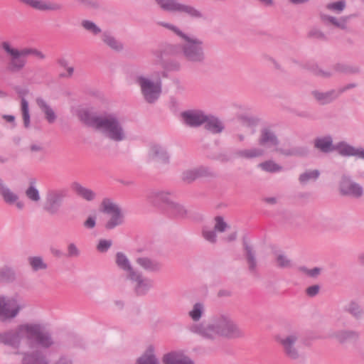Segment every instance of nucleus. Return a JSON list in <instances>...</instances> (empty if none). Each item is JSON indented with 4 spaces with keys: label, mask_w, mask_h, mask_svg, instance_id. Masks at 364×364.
<instances>
[{
    "label": "nucleus",
    "mask_w": 364,
    "mask_h": 364,
    "mask_svg": "<svg viewBox=\"0 0 364 364\" xmlns=\"http://www.w3.org/2000/svg\"><path fill=\"white\" fill-rule=\"evenodd\" d=\"M83 226L86 229H93L96 226V216L89 215L83 222Z\"/></svg>",
    "instance_id": "57"
},
{
    "label": "nucleus",
    "mask_w": 364,
    "mask_h": 364,
    "mask_svg": "<svg viewBox=\"0 0 364 364\" xmlns=\"http://www.w3.org/2000/svg\"><path fill=\"white\" fill-rule=\"evenodd\" d=\"M339 191L343 196L359 198L363 195V188L359 183L353 181L351 177L343 174L339 182Z\"/></svg>",
    "instance_id": "13"
},
{
    "label": "nucleus",
    "mask_w": 364,
    "mask_h": 364,
    "mask_svg": "<svg viewBox=\"0 0 364 364\" xmlns=\"http://www.w3.org/2000/svg\"><path fill=\"white\" fill-rule=\"evenodd\" d=\"M33 52V48H23L21 50H18L19 54L23 58H26L27 55H32Z\"/></svg>",
    "instance_id": "64"
},
{
    "label": "nucleus",
    "mask_w": 364,
    "mask_h": 364,
    "mask_svg": "<svg viewBox=\"0 0 364 364\" xmlns=\"http://www.w3.org/2000/svg\"><path fill=\"white\" fill-rule=\"evenodd\" d=\"M299 270L302 272L303 274H306V276L311 277V278H316L317 277L321 272V269L319 267H314L313 269H308L306 267H300L299 268Z\"/></svg>",
    "instance_id": "53"
},
{
    "label": "nucleus",
    "mask_w": 364,
    "mask_h": 364,
    "mask_svg": "<svg viewBox=\"0 0 364 364\" xmlns=\"http://www.w3.org/2000/svg\"><path fill=\"white\" fill-rule=\"evenodd\" d=\"M20 309L21 306L16 299L0 295L1 321L5 322L15 318L19 313Z\"/></svg>",
    "instance_id": "11"
},
{
    "label": "nucleus",
    "mask_w": 364,
    "mask_h": 364,
    "mask_svg": "<svg viewBox=\"0 0 364 364\" xmlns=\"http://www.w3.org/2000/svg\"><path fill=\"white\" fill-rule=\"evenodd\" d=\"M36 104L45 114V118L48 122L53 124L57 118V115L53 108L41 97L36 99Z\"/></svg>",
    "instance_id": "28"
},
{
    "label": "nucleus",
    "mask_w": 364,
    "mask_h": 364,
    "mask_svg": "<svg viewBox=\"0 0 364 364\" xmlns=\"http://www.w3.org/2000/svg\"><path fill=\"white\" fill-rule=\"evenodd\" d=\"M23 3L39 11H59L62 9L60 4L45 0H22Z\"/></svg>",
    "instance_id": "22"
},
{
    "label": "nucleus",
    "mask_w": 364,
    "mask_h": 364,
    "mask_svg": "<svg viewBox=\"0 0 364 364\" xmlns=\"http://www.w3.org/2000/svg\"><path fill=\"white\" fill-rule=\"evenodd\" d=\"M21 111L24 126L28 127L30 124L29 108L28 103L25 98L21 99Z\"/></svg>",
    "instance_id": "49"
},
{
    "label": "nucleus",
    "mask_w": 364,
    "mask_h": 364,
    "mask_svg": "<svg viewBox=\"0 0 364 364\" xmlns=\"http://www.w3.org/2000/svg\"><path fill=\"white\" fill-rule=\"evenodd\" d=\"M311 95L321 105H327L332 102L339 97V92L336 90H331L326 92L314 90Z\"/></svg>",
    "instance_id": "23"
},
{
    "label": "nucleus",
    "mask_w": 364,
    "mask_h": 364,
    "mask_svg": "<svg viewBox=\"0 0 364 364\" xmlns=\"http://www.w3.org/2000/svg\"><path fill=\"white\" fill-rule=\"evenodd\" d=\"M112 245V240L101 239L98 242V244L97 245V250L100 252L105 253L108 251V250L111 247Z\"/></svg>",
    "instance_id": "54"
},
{
    "label": "nucleus",
    "mask_w": 364,
    "mask_h": 364,
    "mask_svg": "<svg viewBox=\"0 0 364 364\" xmlns=\"http://www.w3.org/2000/svg\"><path fill=\"white\" fill-rule=\"evenodd\" d=\"M149 200L155 205H162L167 210L173 203L174 195L166 191H152L148 195Z\"/></svg>",
    "instance_id": "14"
},
{
    "label": "nucleus",
    "mask_w": 364,
    "mask_h": 364,
    "mask_svg": "<svg viewBox=\"0 0 364 364\" xmlns=\"http://www.w3.org/2000/svg\"><path fill=\"white\" fill-rule=\"evenodd\" d=\"M181 118L187 126L198 127L205 122L207 116L199 110H188L181 113Z\"/></svg>",
    "instance_id": "17"
},
{
    "label": "nucleus",
    "mask_w": 364,
    "mask_h": 364,
    "mask_svg": "<svg viewBox=\"0 0 364 364\" xmlns=\"http://www.w3.org/2000/svg\"><path fill=\"white\" fill-rule=\"evenodd\" d=\"M212 175V170L209 167L201 166L184 171L182 173L181 178L184 182L190 183L198 178Z\"/></svg>",
    "instance_id": "18"
},
{
    "label": "nucleus",
    "mask_w": 364,
    "mask_h": 364,
    "mask_svg": "<svg viewBox=\"0 0 364 364\" xmlns=\"http://www.w3.org/2000/svg\"><path fill=\"white\" fill-rule=\"evenodd\" d=\"M258 167H259L262 171L269 173H277L281 171L283 168L282 166L272 160H268L260 163L258 164Z\"/></svg>",
    "instance_id": "39"
},
{
    "label": "nucleus",
    "mask_w": 364,
    "mask_h": 364,
    "mask_svg": "<svg viewBox=\"0 0 364 364\" xmlns=\"http://www.w3.org/2000/svg\"><path fill=\"white\" fill-rule=\"evenodd\" d=\"M15 279L14 271L9 267H4L0 270V280L3 282H12Z\"/></svg>",
    "instance_id": "48"
},
{
    "label": "nucleus",
    "mask_w": 364,
    "mask_h": 364,
    "mask_svg": "<svg viewBox=\"0 0 364 364\" xmlns=\"http://www.w3.org/2000/svg\"><path fill=\"white\" fill-rule=\"evenodd\" d=\"M356 320L362 319L364 316V310L356 301H350L345 309Z\"/></svg>",
    "instance_id": "35"
},
{
    "label": "nucleus",
    "mask_w": 364,
    "mask_h": 364,
    "mask_svg": "<svg viewBox=\"0 0 364 364\" xmlns=\"http://www.w3.org/2000/svg\"><path fill=\"white\" fill-rule=\"evenodd\" d=\"M280 153L285 156H306L309 149L306 146H295L289 149L280 150Z\"/></svg>",
    "instance_id": "38"
},
{
    "label": "nucleus",
    "mask_w": 364,
    "mask_h": 364,
    "mask_svg": "<svg viewBox=\"0 0 364 364\" xmlns=\"http://www.w3.org/2000/svg\"><path fill=\"white\" fill-rule=\"evenodd\" d=\"M237 119L241 123V127L245 134H252L255 132V126L256 124L255 119L246 114H240L237 116Z\"/></svg>",
    "instance_id": "32"
},
{
    "label": "nucleus",
    "mask_w": 364,
    "mask_h": 364,
    "mask_svg": "<svg viewBox=\"0 0 364 364\" xmlns=\"http://www.w3.org/2000/svg\"><path fill=\"white\" fill-rule=\"evenodd\" d=\"M136 364H160L154 354V348L149 346L145 352L136 360Z\"/></svg>",
    "instance_id": "30"
},
{
    "label": "nucleus",
    "mask_w": 364,
    "mask_h": 364,
    "mask_svg": "<svg viewBox=\"0 0 364 364\" xmlns=\"http://www.w3.org/2000/svg\"><path fill=\"white\" fill-rule=\"evenodd\" d=\"M102 40L110 48L116 51H120L123 49V45L109 33L104 32L102 35Z\"/></svg>",
    "instance_id": "36"
},
{
    "label": "nucleus",
    "mask_w": 364,
    "mask_h": 364,
    "mask_svg": "<svg viewBox=\"0 0 364 364\" xmlns=\"http://www.w3.org/2000/svg\"><path fill=\"white\" fill-rule=\"evenodd\" d=\"M82 26L87 31L94 35H97L101 32V29L93 21L90 20H83L82 21Z\"/></svg>",
    "instance_id": "51"
},
{
    "label": "nucleus",
    "mask_w": 364,
    "mask_h": 364,
    "mask_svg": "<svg viewBox=\"0 0 364 364\" xmlns=\"http://www.w3.org/2000/svg\"><path fill=\"white\" fill-rule=\"evenodd\" d=\"M134 81L139 86L141 93L146 102L154 103L159 98L162 91L161 80H152L143 75H138Z\"/></svg>",
    "instance_id": "6"
},
{
    "label": "nucleus",
    "mask_w": 364,
    "mask_h": 364,
    "mask_svg": "<svg viewBox=\"0 0 364 364\" xmlns=\"http://www.w3.org/2000/svg\"><path fill=\"white\" fill-rule=\"evenodd\" d=\"M166 210L169 215L173 217H183L186 214L185 208L176 202L170 203L169 208Z\"/></svg>",
    "instance_id": "41"
},
{
    "label": "nucleus",
    "mask_w": 364,
    "mask_h": 364,
    "mask_svg": "<svg viewBox=\"0 0 364 364\" xmlns=\"http://www.w3.org/2000/svg\"><path fill=\"white\" fill-rule=\"evenodd\" d=\"M54 364H73V362L69 358L62 356Z\"/></svg>",
    "instance_id": "62"
},
{
    "label": "nucleus",
    "mask_w": 364,
    "mask_h": 364,
    "mask_svg": "<svg viewBox=\"0 0 364 364\" xmlns=\"http://www.w3.org/2000/svg\"><path fill=\"white\" fill-rule=\"evenodd\" d=\"M148 159L151 161H156L163 164H168L170 161V156L166 149L159 144L150 145L148 151Z\"/></svg>",
    "instance_id": "15"
},
{
    "label": "nucleus",
    "mask_w": 364,
    "mask_h": 364,
    "mask_svg": "<svg viewBox=\"0 0 364 364\" xmlns=\"http://www.w3.org/2000/svg\"><path fill=\"white\" fill-rule=\"evenodd\" d=\"M205 314V305L202 302H196L193 304L191 310L188 312V316L194 321L198 322Z\"/></svg>",
    "instance_id": "37"
},
{
    "label": "nucleus",
    "mask_w": 364,
    "mask_h": 364,
    "mask_svg": "<svg viewBox=\"0 0 364 364\" xmlns=\"http://www.w3.org/2000/svg\"><path fill=\"white\" fill-rule=\"evenodd\" d=\"M185 43L181 46L182 54L184 58L193 64H203L205 61V54L203 41L187 35L183 38Z\"/></svg>",
    "instance_id": "5"
},
{
    "label": "nucleus",
    "mask_w": 364,
    "mask_h": 364,
    "mask_svg": "<svg viewBox=\"0 0 364 364\" xmlns=\"http://www.w3.org/2000/svg\"><path fill=\"white\" fill-rule=\"evenodd\" d=\"M188 331L203 338L213 341L217 336L237 338L243 336V331L229 315L218 314L213 316L208 323H194L188 326Z\"/></svg>",
    "instance_id": "2"
},
{
    "label": "nucleus",
    "mask_w": 364,
    "mask_h": 364,
    "mask_svg": "<svg viewBox=\"0 0 364 364\" xmlns=\"http://www.w3.org/2000/svg\"><path fill=\"white\" fill-rule=\"evenodd\" d=\"M321 19L326 26H333L336 28L345 30L347 27V22L348 17H340L337 18L330 15L321 14Z\"/></svg>",
    "instance_id": "25"
},
{
    "label": "nucleus",
    "mask_w": 364,
    "mask_h": 364,
    "mask_svg": "<svg viewBox=\"0 0 364 364\" xmlns=\"http://www.w3.org/2000/svg\"><path fill=\"white\" fill-rule=\"evenodd\" d=\"M258 142L259 145L267 149H272L279 153L280 150H282L278 148L279 140L275 134L267 128H264L261 131Z\"/></svg>",
    "instance_id": "16"
},
{
    "label": "nucleus",
    "mask_w": 364,
    "mask_h": 364,
    "mask_svg": "<svg viewBox=\"0 0 364 364\" xmlns=\"http://www.w3.org/2000/svg\"><path fill=\"white\" fill-rule=\"evenodd\" d=\"M115 263L120 270L126 273V278L129 274H132L133 272L136 270L132 266V262L127 256L122 252H117L116 253Z\"/></svg>",
    "instance_id": "24"
},
{
    "label": "nucleus",
    "mask_w": 364,
    "mask_h": 364,
    "mask_svg": "<svg viewBox=\"0 0 364 364\" xmlns=\"http://www.w3.org/2000/svg\"><path fill=\"white\" fill-rule=\"evenodd\" d=\"M1 45L3 49L10 55L8 70L11 73H18L23 70L27 63L26 58L19 54L18 49L11 48L9 42L4 41Z\"/></svg>",
    "instance_id": "12"
},
{
    "label": "nucleus",
    "mask_w": 364,
    "mask_h": 364,
    "mask_svg": "<svg viewBox=\"0 0 364 364\" xmlns=\"http://www.w3.org/2000/svg\"><path fill=\"white\" fill-rule=\"evenodd\" d=\"M68 189H49L46 195L43 210L50 215L57 214L63 205L64 200L68 196Z\"/></svg>",
    "instance_id": "9"
},
{
    "label": "nucleus",
    "mask_w": 364,
    "mask_h": 364,
    "mask_svg": "<svg viewBox=\"0 0 364 364\" xmlns=\"http://www.w3.org/2000/svg\"><path fill=\"white\" fill-rule=\"evenodd\" d=\"M100 210L102 213L109 216L105 225L107 230H112L123 224L124 214L122 209L112 199L104 198L101 203Z\"/></svg>",
    "instance_id": "8"
},
{
    "label": "nucleus",
    "mask_w": 364,
    "mask_h": 364,
    "mask_svg": "<svg viewBox=\"0 0 364 364\" xmlns=\"http://www.w3.org/2000/svg\"><path fill=\"white\" fill-rule=\"evenodd\" d=\"M335 70L341 73H353V71L347 65L338 64L335 66Z\"/></svg>",
    "instance_id": "60"
},
{
    "label": "nucleus",
    "mask_w": 364,
    "mask_h": 364,
    "mask_svg": "<svg viewBox=\"0 0 364 364\" xmlns=\"http://www.w3.org/2000/svg\"><path fill=\"white\" fill-rule=\"evenodd\" d=\"M320 176V171L317 169L307 170L300 174L299 181L301 184H306L310 181H316Z\"/></svg>",
    "instance_id": "40"
},
{
    "label": "nucleus",
    "mask_w": 364,
    "mask_h": 364,
    "mask_svg": "<svg viewBox=\"0 0 364 364\" xmlns=\"http://www.w3.org/2000/svg\"><path fill=\"white\" fill-rule=\"evenodd\" d=\"M78 117L85 124L99 130L105 137L113 141L119 142L127 138L123 123L115 114L97 116L87 109H81Z\"/></svg>",
    "instance_id": "3"
},
{
    "label": "nucleus",
    "mask_w": 364,
    "mask_h": 364,
    "mask_svg": "<svg viewBox=\"0 0 364 364\" xmlns=\"http://www.w3.org/2000/svg\"><path fill=\"white\" fill-rule=\"evenodd\" d=\"M30 150L32 152H43L44 149L41 144H33L30 146Z\"/></svg>",
    "instance_id": "61"
},
{
    "label": "nucleus",
    "mask_w": 364,
    "mask_h": 364,
    "mask_svg": "<svg viewBox=\"0 0 364 364\" xmlns=\"http://www.w3.org/2000/svg\"><path fill=\"white\" fill-rule=\"evenodd\" d=\"M299 338V332L294 330L278 336L276 339L287 358L291 360H297L300 358V353L297 346Z\"/></svg>",
    "instance_id": "7"
},
{
    "label": "nucleus",
    "mask_w": 364,
    "mask_h": 364,
    "mask_svg": "<svg viewBox=\"0 0 364 364\" xmlns=\"http://www.w3.org/2000/svg\"><path fill=\"white\" fill-rule=\"evenodd\" d=\"M355 87H356V84L349 83V84L346 85V86L338 90L337 92H339V96H340L343 92H346V90L354 88Z\"/></svg>",
    "instance_id": "63"
},
{
    "label": "nucleus",
    "mask_w": 364,
    "mask_h": 364,
    "mask_svg": "<svg viewBox=\"0 0 364 364\" xmlns=\"http://www.w3.org/2000/svg\"><path fill=\"white\" fill-rule=\"evenodd\" d=\"M277 265L282 268L290 267L291 262L285 255H279L277 257Z\"/></svg>",
    "instance_id": "55"
},
{
    "label": "nucleus",
    "mask_w": 364,
    "mask_h": 364,
    "mask_svg": "<svg viewBox=\"0 0 364 364\" xmlns=\"http://www.w3.org/2000/svg\"><path fill=\"white\" fill-rule=\"evenodd\" d=\"M314 148L322 154H330L336 151L343 157H357L364 160V149L355 147L346 141H340L333 144V138L331 134H325L316 137L313 141Z\"/></svg>",
    "instance_id": "4"
},
{
    "label": "nucleus",
    "mask_w": 364,
    "mask_h": 364,
    "mask_svg": "<svg viewBox=\"0 0 364 364\" xmlns=\"http://www.w3.org/2000/svg\"><path fill=\"white\" fill-rule=\"evenodd\" d=\"M82 252L74 242H70L66 246L65 257L70 259H76L80 257Z\"/></svg>",
    "instance_id": "42"
},
{
    "label": "nucleus",
    "mask_w": 364,
    "mask_h": 364,
    "mask_svg": "<svg viewBox=\"0 0 364 364\" xmlns=\"http://www.w3.org/2000/svg\"><path fill=\"white\" fill-rule=\"evenodd\" d=\"M203 124H205V129L213 134L220 133L224 129V126L222 122L218 118L212 116H207V119Z\"/></svg>",
    "instance_id": "33"
},
{
    "label": "nucleus",
    "mask_w": 364,
    "mask_h": 364,
    "mask_svg": "<svg viewBox=\"0 0 364 364\" xmlns=\"http://www.w3.org/2000/svg\"><path fill=\"white\" fill-rule=\"evenodd\" d=\"M160 8L166 11L173 12L178 1L177 0H155Z\"/></svg>",
    "instance_id": "46"
},
{
    "label": "nucleus",
    "mask_w": 364,
    "mask_h": 364,
    "mask_svg": "<svg viewBox=\"0 0 364 364\" xmlns=\"http://www.w3.org/2000/svg\"><path fill=\"white\" fill-rule=\"evenodd\" d=\"M36 183V179H31L30 181L29 185L25 191V195L31 201L38 203L41 200V195Z\"/></svg>",
    "instance_id": "34"
},
{
    "label": "nucleus",
    "mask_w": 364,
    "mask_h": 364,
    "mask_svg": "<svg viewBox=\"0 0 364 364\" xmlns=\"http://www.w3.org/2000/svg\"><path fill=\"white\" fill-rule=\"evenodd\" d=\"M214 221V229L218 232H224L229 228L222 216L218 215L215 217Z\"/></svg>",
    "instance_id": "50"
},
{
    "label": "nucleus",
    "mask_w": 364,
    "mask_h": 364,
    "mask_svg": "<svg viewBox=\"0 0 364 364\" xmlns=\"http://www.w3.org/2000/svg\"><path fill=\"white\" fill-rule=\"evenodd\" d=\"M23 341L32 349H48L55 346L51 333L38 323H25L0 333V343L11 347L16 354L22 353Z\"/></svg>",
    "instance_id": "1"
},
{
    "label": "nucleus",
    "mask_w": 364,
    "mask_h": 364,
    "mask_svg": "<svg viewBox=\"0 0 364 364\" xmlns=\"http://www.w3.org/2000/svg\"><path fill=\"white\" fill-rule=\"evenodd\" d=\"M320 290V287L318 284L310 286L306 289V294L309 297H314L316 296Z\"/></svg>",
    "instance_id": "58"
},
{
    "label": "nucleus",
    "mask_w": 364,
    "mask_h": 364,
    "mask_svg": "<svg viewBox=\"0 0 364 364\" xmlns=\"http://www.w3.org/2000/svg\"><path fill=\"white\" fill-rule=\"evenodd\" d=\"M264 154V150L262 148L254 147L251 149H240L237 150L235 152V155L237 157L251 159L254 158H257L263 156Z\"/></svg>",
    "instance_id": "31"
},
{
    "label": "nucleus",
    "mask_w": 364,
    "mask_h": 364,
    "mask_svg": "<svg viewBox=\"0 0 364 364\" xmlns=\"http://www.w3.org/2000/svg\"><path fill=\"white\" fill-rule=\"evenodd\" d=\"M308 36L311 38L319 41L327 40V36L326 34L321 29L316 27H314L309 30Z\"/></svg>",
    "instance_id": "52"
},
{
    "label": "nucleus",
    "mask_w": 364,
    "mask_h": 364,
    "mask_svg": "<svg viewBox=\"0 0 364 364\" xmlns=\"http://www.w3.org/2000/svg\"><path fill=\"white\" fill-rule=\"evenodd\" d=\"M243 246L245 251L248 269L252 274H256L257 272V262L255 257V252L252 250V247L249 245L247 242H243Z\"/></svg>",
    "instance_id": "27"
},
{
    "label": "nucleus",
    "mask_w": 364,
    "mask_h": 364,
    "mask_svg": "<svg viewBox=\"0 0 364 364\" xmlns=\"http://www.w3.org/2000/svg\"><path fill=\"white\" fill-rule=\"evenodd\" d=\"M346 6V1L344 0H341L338 1L327 4L326 8L327 10L338 14L344 10Z\"/></svg>",
    "instance_id": "45"
},
{
    "label": "nucleus",
    "mask_w": 364,
    "mask_h": 364,
    "mask_svg": "<svg viewBox=\"0 0 364 364\" xmlns=\"http://www.w3.org/2000/svg\"><path fill=\"white\" fill-rule=\"evenodd\" d=\"M313 72L316 75L322 77H330L332 75V73L330 71L323 70L318 67L315 68L313 70Z\"/></svg>",
    "instance_id": "59"
},
{
    "label": "nucleus",
    "mask_w": 364,
    "mask_h": 364,
    "mask_svg": "<svg viewBox=\"0 0 364 364\" xmlns=\"http://www.w3.org/2000/svg\"><path fill=\"white\" fill-rule=\"evenodd\" d=\"M21 364H49L46 355L40 350L22 352Z\"/></svg>",
    "instance_id": "20"
},
{
    "label": "nucleus",
    "mask_w": 364,
    "mask_h": 364,
    "mask_svg": "<svg viewBox=\"0 0 364 364\" xmlns=\"http://www.w3.org/2000/svg\"><path fill=\"white\" fill-rule=\"evenodd\" d=\"M358 337V333L355 331L350 330L340 331L336 333V339L341 343L346 342L349 339L357 338Z\"/></svg>",
    "instance_id": "44"
},
{
    "label": "nucleus",
    "mask_w": 364,
    "mask_h": 364,
    "mask_svg": "<svg viewBox=\"0 0 364 364\" xmlns=\"http://www.w3.org/2000/svg\"><path fill=\"white\" fill-rule=\"evenodd\" d=\"M159 24L163 27L173 31L177 36L181 37L182 38L184 37V36H186V34H184L178 27L173 24L165 22H160Z\"/></svg>",
    "instance_id": "56"
},
{
    "label": "nucleus",
    "mask_w": 364,
    "mask_h": 364,
    "mask_svg": "<svg viewBox=\"0 0 364 364\" xmlns=\"http://www.w3.org/2000/svg\"><path fill=\"white\" fill-rule=\"evenodd\" d=\"M202 235L206 241L212 244L217 242V235L215 229L212 230L209 227L205 226L202 230Z\"/></svg>",
    "instance_id": "47"
},
{
    "label": "nucleus",
    "mask_w": 364,
    "mask_h": 364,
    "mask_svg": "<svg viewBox=\"0 0 364 364\" xmlns=\"http://www.w3.org/2000/svg\"><path fill=\"white\" fill-rule=\"evenodd\" d=\"M28 260L32 269L35 272L46 269L48 267L47 264L44 262L41 257H30Z\"/></svg>",
    "instance_id": "43"
},
{
    "label": "nucleus",
    "mask_w": 364,
    "mask_h": 364,
    "mask_svg": "<svg viewBox=\"0 0 364 364\" xmlns=\"http://www.w3.org/2000/svg\"><path fill=\"white\" fill-rule=\"evenodd\" d=\"M135 262L139 267L147 272L157 273L161 272L163 267L161 262L149 257H137Z\"/></svg>",
    "instance_id": "19"
},
{
    "label": "nucleus",
    "mask_w": 364,
    "mask_h": 364,
    "mask_svg": "<svg viewBox=\"0 0 364 364\" xmlns=\"http://www.w3.org/2000/svg\"><path fill=\"white\" fill-rule=\"evenodd\" d=\"M173 12L183 13L193 18H203V14L196 8L180 2L176 4Z\"/></svg>",
    "instance_id": "29"
},
{
    "label": "nucleus",
    "mask_w": 364,
    "mask_h": 364,
    "mask_svg": "<svg viewBox=\"0 0 364 364\" xmlns=\"http://www.w3.org/2000/svg\"><path fill=\"white\" fill-rule=\"evenodd\" d=\"M72 189L77 196L87 201L94 200L97 196L95 192L92 189L86 188L77 182L72 184Z\"/></svg>",
    "instance_id": "26"
},
{
    "label": "nucleus",
    "mask_w": 364,
    "mask_h": 364,
    "mask_svg": "<svg viewBox=\"0 0 364 364\" xmlns=\"http://www.w3.org/2000/svg\"><path fill=\"white\" fill-rule=\"evenodd\" d=\"M164 364H195L193 360L182 352L173 351L163 357Z\"/></svg>",
    "instance_id": "21"
},
{
    "label": "nucleus",
    "mask_w": 364,
    "mask_h": 364,
    "mask_svg": "<svg viewBox=\"0 0 364 364\" xmlns=\"http://www.w3.org/2000/svg\"><path fill=\"white\" fill-rule=\"evenodd\" d=\"M127 279L132 284L134 291L138 296H144L153 287V281L143 275L139 270L127 275Z\"/></svg>",
    "instance_id": "10"
}]
</instances>
